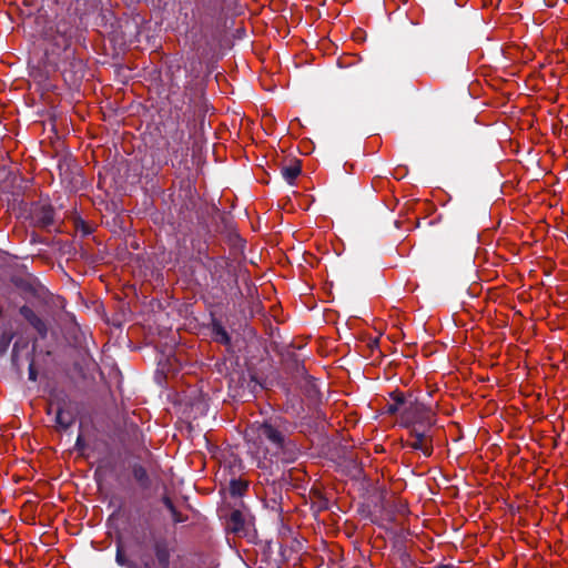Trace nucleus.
Here are the masks:
<instances>
[{"instance_id": "1", "label": "nucleus", "mask_w": 568, "mask_h": 568, "mask_svg": "<svg viewBox=\"0 0 568 568\" xmlns=\"http://www.w3.org/2000/svg\"><path fill=\"white\" fill-rule=\"evenodd\" d=\"M245 437L258 450L283 463H294L300 456V449L291 438V423L284 417L274 416L253 423Z\"/></svg>"}, {"instance_id": "2", "label": "nucleus", "mask_w": 568, "mask_h": 568, "mask_svg": "<svg viewBox=\"0 0 568 568\" xmlns=\"http://www.w3.org/2000/svg\"><path fill=\"white\" fill-rule=\"evenodd\" d=\"M436 423L435 414L413 394H408V403L400 413V425L418 424L420 427H433Z\"/></svg>"}, {"instance_id": "3", "label": "nucleus", "mask_w": 568, "mask_h": 568, "mask_svg": "<svg viewBox=\"0 0 568 568\" xmlns=\"http://www.w3.org/2000/svg\"><path fill=\"white\" fill-rule=\"evenodd\" d=\"M173 547L165 537L154 538L151 552L144 551L140 556L142 568H171Z\"/></svg>"}, {"instance_id": "4", "label": "nucleus", "mask_w": 568, "mask_h": 568, "mask_svg": "<svg viewBox=\"0 0 568 568\" xmlns=\"http://www.w3.org/2000/svg\"><path fill=\"white\" fill-rule=\"evenodd\" d=\"M184 98L186 100L183 103L187 105L184 115L191 113L193 116L199 114L204 118L205 101L201 83L196 81L187 82L184 87ZM203 120H201V124H203Z\"/></svg>"}, {"instance_id": "5", "label": "nucleus", "mask_w": 568, "mask_h": 568, "mask_svg": "<svg viewBox=\"0 0 568 568\" xmlns=\"http://www.w3.org/2000/svg\"><path fill=\"white\" fill-rule=\"evenodd\" d=\"M62 75L70 85H78L85 75V64L73 52L67 53L63 61Z\"/></svg>"}, {"instance_id": "6", "label": "nucleus", "mask_w": 568, "mask_h": 568, "mask_svg": "<svg viewBox=\"0 0 568 568\" xmlns=\"http://www.w3.org/2000/svg\"><path fill=\"white\" fill-rule=\"evenodd\" d=\"M413 442H407L404 446L409 447L414 450H420L425 457H430L434 452V434L433 427H423V432L412 429L408 433Z\"/></svg>"}, {"instance_id": "7", "label": "nucleus", "mask_w": 568, "mask_h": 568, "mask_svg": "<svg viewBox=\"0 0 568 568\" xmlns=\"http://www.w3.org/2000/svg\"><path fill=\"white\" fill-rule=\"evenodd\" d=\"M32 223L41 229H48L54 223V209L49 203H33L30 210Z\"/></svg>"}, {"instance_id": "8", "label": "nucleus", "mask_w": 568, "mask_h": 568, "mask_svg": "<svg viewBox=\"0 0 568 568\" xmlns=\"http://www.w3.org/2000/svg\"><path fill=\"white\" fill-rule=\"evenodd\" d=\"M50 37L52 44L57 49H61L64 51V54L70 53L71 45V29L65 23H58L54 33H48Z\"/></svg>"}, {"instance_id": "9", "label": "nucleus", "mask_w": 568, "mask_h": 568, "mask_svg": "<svg viewBox=\"0 0 568 568\" xmlns=\"http://www.w3.org/2000/svg\"><path fill=\"white\" fill-rule=\"evenodd\" d=\"M20 315L37 331L40 338L48 336V326L45 322L36 314L28 305H23L19 310Z\"/></svg>"}, {"instance_id": "10", "label": "nucleus", "mask_w": 568, "mask_h": 568, "mask_svg": "<svg viewBox=\"0 0 568 568\" xmlns=\"http://www.w3.org/2000/svg\"><path fill=\"white\" fill-rule=\"evenodd\" d=\"M171 142H168L169 148L172 151V154L175 158H184L189 154V138L183 130H175L174 133L171 134Z\"/></svg>"}, {"instance_id": "11", "label": "nucleus", "mask_w": 568, "mask_h": 568, "mask_svg": "<svg viewBox=\"0 0 568 568\" xmlns=\"http://www.w3.org/2000/svg\"><path fill=\"white\" fill-rule=\"evenodd\" d=\"M284 364L285 373L291 376L293 382L300 381L301 377H305L307 374L304 362L295 353L287 354Z\"/></svg>"}, {"instance_id": "12", "label": "nucleus", "mask_w": 568, "mask_h": 568, "mask_svg": "<svg viewBox=\"0 0 568 568\" xmlns=\"http://www.w3.org/2000/svg\"><path fill=\"white\" fill-rule=\"evenodd\" d=\"M75 422V415L72 410L65 408V402L57 403L55 424L62 430L69 429Z\"/></svg>"}, {"instance_id": "13", "label": "nucleus", "mask_w": 568, "mask_h": 568, "mask_svg": "<svg viewBox=\"0 0 568 568\" xmlns=\"http://www.w3.org/2000/svg\"><path fill=\"white\" fill-rule=\"evenodd\" d=\"M132 477L139 487L143 490H148L152 486V479L148 469L140 463H133L131 465Z\"/></svg>"}, {"instance_id": "14", "label": "nucleus", "mask_w": 568, "mask_h": 568, "mask_svg": "<svg viewBox=\"0 0 568 568\" xmlns=\"http://www.w3.org/2000/svg\"><path fill=\"white\" fill-rule=\"evenodd\" d=\"M206 270L210 272L213 280L220 282L222 274L227 267L229 263L224 257H206V262L203 263Z\"/></svg>"}, {"instance_id": "15", "label": "nucleus", "mask_w": 568, "mask_h": 568, "mask_svg": "<svg viewBox=\"0 0 568 568\" xmlns=\"http://www.w3.org/2000/svg\"><path fill=\"white\" fill-rule=\"evenodd\" d=\"M390 399L393 403H389L386 405L385 410L388 415H395L399 410L402 412L403 408L408 403V395L406 396L403 392L396 389L389 394Z\"/></svg>"}, {"instance_id": "16", "label": "nucleus", "mask_w": 568, "mask_h": 568, "mask_svg": "<svg viewBox=\"0 0 568 568\" xmlns=\"http://www.w3.org/2000/svg\"><path fill=\"white\" fill-rule=\"evenodd\" d=\"M211 332L213 339L222 345H230L231 344V336L225 329V327L222 325V323L213 317L211 321Z\"/></svg>"}, {"instance_id": "17", "label": "nucleus", "mask_w": 568, "mask_h": 568, "mask_svg": "<svg viewBox=\"0 0 568 568\" xmlns=\"http://www.w3.org/2000/svg\"><path fill=\"white\" fill-rule=\"evenodd\" d=\"M294 383L311 399H315L320 394L315 379L308 374L305 377H301L300 381H294Z\"/></svg>"}, {"instance_id": "18", "label": "nucleus", "mask_w": 568, "mask_h": 568, "mask_svg": "<svg viewBox=\"0 0 568 568\" xmlns=\"http://www.w3.org/2000/svg\"><path fill=\"white\" fill-rule=\"evenodd\" d=\"M301 162L298 160H294L290 165L283 166L281 169V173L288 184H293L296 178L301 174Z\"/></svg>"}, {"instance_id": "19", "label": "nucleus", "mask_w": 568, "mask_h": 568, "mask_svg": "<svg viewBox=\"0 0 568 568\" xmlns=\"http://www.w3.org/2000/svg\"><path fill=\"white\" fill-rule=\"evenodd\" d=\"M163 505L166 507V509L170 511L172 516V520L174 524H181L186 520V517H184L175 507L172 499L168 495H163L161 498Z\"/></svg>"}, {"instance_id": "20", "label": "nucleus", "mask_w": 568, "mask_h": 568, "mask_svg": "<svg viewBox=\"0 0 568 568\" xmlns=\"http://www.w3.org/2000/svg\"><path fill=\"white\" fill-rule=\"evenodd\" d=\"M247 489H248V483L246 480H243L241 478L231 479L230 485H229V490H230L231 496L241 497L247 491Z\"/></svg>"}, {"instance_id": "21", "label": "nucleus", "mask_w": 568, "mask_h": 568, "mask_svg": "<svg viewBox=\"0 0 568 568\" xmlns=\"http://www.w3.org/2000/svg\"><path fill=\"white\" fill-rule=\"evenodd\" d=\"M244 516L241 510L235 509L230 515V525L233 532H240L244 529Z\"/></svg>"}, {"instance_id": "22", "label": "nucleus", "mask_w": 568, "mask_h": 568, "mask_svg": "<svg viewBox=\"0 0 568 568\" xmlns=\"http://www.w3.org/2000/svg\"><path fill=\"white\" fill-rule=\"evenodd\" d=\"M103 469H104V470H113V469H114V465H113V463H112L111 460H109V459H105V458H103V459H101V460L99 462L98 467H97V469H95V471H94V478H95L97 480H98V477L100 476V473H101Z\"/></svg>"}, {"instance_id": "23", "label": "nucleus", "mask_w": 568, "mask_h": 568, "mask_svg": "<svg viewBox=\"0 0 568 568\" xmlns=\"http://www.w3.org/2000/svg\"><path fill=\"white\" fill-rule=\"evenodd\" d=\"M12 337H13V334H11V333H3L0 336V356L7 352L9 345L12 341Z\"/></svg>"}, {"instance_id": "24", "label": "nucleus", "mask_w": 568, "mask_h": 568, "mask_svg": "<svg viewBox=\"0 0 568 568\" xmlns=\"http://www.w3.org/2000/svg\"><path fill=\"white\" fill-rule=\"evenodd\" d=\"M197 203L195 200L191 199L187 203H185L186 211L195 210L196 220L201 223L203 216L200 214V211L196 210Z\"/></svg>"}, {"instance_id": "25", "label": "nucleus", "mask_w": 568, "mask_h": 568, "mask_svg": "<svg viewBox=\"0 0 568 568\" xmlns=\"http://www.w3.org/2000/svg\"><path fill=\"white\" fill-rule=\"evenodd\" d=\"M77 229L82 233V235L87 236V235H90L92 233V227L87 224L84 221H80L77 225Z\"/></svg>"}, {"instance_id": "26", "label": "nucleus", "mask_w": 568, "mask_h": 568, "mask_svg": "<svg viewBox=\"0 0 568 568\" xmlns=\"http://www.w3.org/2000/svg\"><path fill=\"white\" fill-rule=\"evenodd\" d=\"M115 561L120 566H131V564L125 558V556L123 555V552H122V550L120 548H118V550H116Z\"/></svg>"}, {"instance_id": "27", "label": "nucleus", "mask_w": 568, "mask_h": 568, "mask_svg": "<svg viewBox=\"0 0 568 568\" xmlns=\"http://www.w3.org/2000/svg\"><path fill=\"white\" fill-rule=\"evenodd\" d=\"M28 375H29V379L32 381V382H36L37 378H38V372H37V368H36L33 359H31V362L29 364Z\"/></svg>"}, {"instance_id": "28", "label": "nucleus", "mask_w": 568, "mask_h": 568, "mask_svg": "<svg viewBox=\"0 0 568 568\" xmlns=\"http://www.w3.org/2000/svg\"><path fill=\"white\" fill-rule=\"evenodd\" d=\"M85 446H87V445H85L84 438H83V436L80 434V435L77 437V440H75V445H74V447H75V449H77L78 452H83V449L85 448Z\"/></svg>"}, {"instance_id": "29", "label": "nucleus", "mask_w": 568, "mask_h": 568, "mask_svg": "<svg viewBox=\"0 0 568 568\" xmlns=\"http://www.w3.org/2000/svg\"><path fill=\"white\" fill-rule=\"evenodd\" d=\"M404 427L408 429V433L412 429H416L417 432H423V427H420L418 424H414V425H409V426H404Z\"/></svg>"}, {"instance_id": "30", "label": "nucleus", "mask_w": 568, "mask_h": 568, "mask_svg": "<svg viewBox=\"0 0 568 568\" xmlns=\"http://www.w3.org/2000/svg\"><path fill=\"white\" fill-rule=\"evenodd\" d=\"M434 568H456V567L453 566V565H449V564H440V565H437Z\"/></svg>"}, {"instance_id": "31", "label": "nucleus", "mask_w": 568, "mask_h": 568, "mask_svg": "<svg viewBox=\"0 0 568 568\" xmlns=\"http://www.w3.org/2000/svg\"><path fill=\"white\" fill-rule=\"evenodd\" d=\"M183 220L191 222V221H193V216L191 214H185L184 213Z\"/></svg>"}, {"instance_id": "32", "label": "nucleus", "mask_w": 568, "mask_h": 568, "mask_svg": "<svg viewBox=\"0 0 568 568\" xmlns=\"http://www.w3.org/2000/svg\"><path fill=\"white\" fill-rule=\"evenodd\" d=\"M51 409H52V404H50L49 408H48V414L51 413Z\"/></svg>"}]
</instances>
